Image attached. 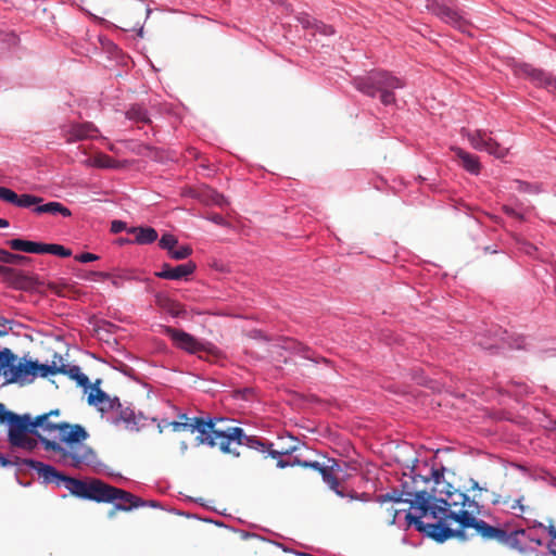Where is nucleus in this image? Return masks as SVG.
Instances as JSON below:
<instances>
[{"label":"nucleus","mask_w":556,"mask_h":556,"mask_svg":"<svg viewBox=\"0 0 556 556\" xmlns=\"http://www.w3.org/2000/svg\"><path fill=\"white\" fill-rule=\"evenodd\" d=\"M62 484L71 492V494L80 498L98 503L110 498V495L106 492L111 491V489H108L106 483L100 479L84 481L65 476Z\"/></svg>","instance_id":"obj_7"},{"label":"nucleus","mask_w":556,"mask_h":556,"mask_svg":"<svg viewBox=\"0 0 556 556\" xmlns=\"http://www.w3.org/2000/svg\"><path fill=\"white\" fill-rule=\"evenodd\" d=\"M42 201H43V199L40 197L24 193L21 195L17 194V200H15L14 204L18 207H30L33 205L37 206Z\"/></svg>","instance_id":"obj_33"},{"label":"nucleus","mask_w":556,"mask_h":556,"mask_svg":"<svg viewBox=\"0 0 556 556\" xmlns=\"http://www.w3.org/2000/svg\"><path fill=\"white\" fill-rule=\"evenodd\" d=\"M462 134L467 137L471 147L476 150L485 151L497 159H503L508 154V149L493 139L485 130L470 131L463 128Z\"/></svg>","instance_id":"obj_9"},{"label":"nucleus","mask_w":556,"mask_h":556,"mask_svg":"<svg viewBox=\"0 0 556 556\" xmlns=\"http://www.w3.org/2000/svg\"><path fill=\"white\" fill-rule=\"evenodd\" d=\"M401 502V497L400 495H396V493L394 492L393 494H390V493H387V494H381L378 496V502H380L381 504L386 503V502Z\"/></svg>","instance_id":"obj_47"},{"label":"nucleus","mask_w":556,"mask_h":556,"mask_svg":"<svg viewBox=\"0 0 556 556\" xmlns=\"http://www.w3.org/2000/svg\"><path fill=\"white\" fill-rule=\"evenodd\" d=\"M296 450H298V445L296 444H291V445H288V446L283 445L279 450H274L271 447V450H269V455L273 458H277L278 456L290 455L293 452H295Z\"/></svg>","instance_id":"obj_38"},{"label":"nucleus","mask_w":556,"mask_h":556,"mask_svg":"<svg viewBox=\"0 0 556 556\" xmlns=\"http://www.w3.org/2000/svg\"><path fill=\"white\" fill-rule=\"evenodd\" d=\"M7 244L14 251L41 254L42 243L23 239H11Z\"/></svg>","instance_id":"obj_25"},{"label":"nucleus","mask_w":556,"mask_h":556,"mask_svg":"<svg viewBox=\"0 0 556 556\" xmlns=\"http://www.w3.org/2000/svg\"><path fill=\"white\" fill-rule=\"evenodd\" d=\"M9 220L4 219V218H0V228H7L9 227Z\"/></svg>","instance_id":"obj_61"},{"label":"nucleus","mask_w":556,"mask_h":556,"mask_svg":"<svg viewBox=\"0 0 556 556\" xmlns=\"http://www.w3.org/2000/svg\"><path fill=\"white\" fill-rule=\"evenodd\" d=\"M14 463L12 460L8 459L3 455H0V467H7V466H11Z\"/></svg>","instance_id":"obj_55"},{"label":"nucleus","mask_w":556,"mask_h":556,"mask_svg":"<svg viewBox=\"0 0 556 556\" xmlns=\"http://www.w3.org/2000/svg\"><path fill=\"white\" fill-rule=\"evenodd\" d=\"M61 412L59 408L52 409L48 413L42 414L41 416H47L45 424H65L66 421L59 420Z\"/></svg>","instance_id":"obj_41"},{"label":"nucleus","mask_w":556,"mask_h":556,"mask_svg":"<svg viewBox=\"0 0 556 556\" xmlns=\"http://www.w3.org/2000/svg\"><path fill=\"white\" fill-rule=\"evenodd\" d=\"M503 211L506 215L513 217V218H516L520 222H523L525 220V217L521 213L517 212L515 208L510 207V206H507V205H504L503 206Z\"/></svg>","instance_id":"obj_45"},{"label":"nucleus","mask_w":556,"mask_h":556,"mask_svg":"<svg viewBox=\"0 0 556 556\" xmlns=\"http://www.w3.org/2000/svg\"><path fill=\"white\" fill-rule=\"evenodd\" d=\"M83 164L87 167L113 168L115 167L116 161L108 154L99 152L93 156L85 160Z\"/></svg>","instance_id":"obj_27"},{"label":"nucleus","mask_w":556,"mask_h":556,"mask_svg":"<svg viewBox=\"0 0 556 556\" xmlns=\"http://www.w3.org/2000/svg\"><path fill=\"white\" fill-rule=\"evenodd\" d=\"M399 510L397 509H392L391 510V515H392V520L391 522L394 523L395 522V518H396V515H397Z\"/></svg>","instance_id":"obj_62"},{"label":"nucleus","mask_w":556,"mask_h":556,"mask_svg":"<svg viewBox=\"0 0 556 556\" xmlns=\"http://www.w3.org/2000/svg\"><path fill=\"white\" fill-rule=\"evenodd\" d=\"M34 213L37 215L41 214H50V215H62L63 217H71L72 212L70 208H67L65 205H63L60 202H48V203H40L37 206L34 207Z\"/></svg>","instance_id":"obj_21"},{"label":"nucleus","mask_w":556,"mask_h":556,"mask_svg":"<svg viewBox=\"0 0 556 556\" xmlns=\"http://www.w3.org/2000/svg\"><path fill=\"white\" fill-rule=\"evenodd\" d=\"M118 410V416L116 421H122L125 425V428L130 431H139L143 426L142 421L146 419L142 415H136V413L126 407L116 408Z\"/></svg>","instance_id":"obj_20"},{"label":"nucleus","mask_w":556,"mask_h":556,"mask_svg":"<svg viewBox=\"0 0 556 556\" xmlns=\"http://www.w3.org/2000/svg\"><path fill=\"white\" fill-rule=\"evenodd\" d=\"M195 264L189 261L172 268L169 273L163 275V279L179 280L192 275L195 270Z\"/></svg>","instance_id":"obj_26"},{"label":"nucleus","mask_w":556,"mask_h":556,"mask_svg":"<svg viewBox=\"0 0 556 556\" xmlns=\"http://www.w3.org/2000/svg\"><path fill=\"white\" fill-rule=\"evenodd\" d=\"M54 432H58L59 439L66 444L65 446L47 438H41V443L45 450L53 452L59 460L74 468H80L93 460L92 448L84 444L89 434L83 426L68 422L47 424L46 433L50 435Z\"/></svg>","instance_id":"obj_2"},{"label":"nucleus","mask_w":556,"mask_h":556,"mask_svg":"<svg viewBox=\"0 0 556 556\" xmlns=\"http://www.w3.org/2000/svg\"><path fill=\"white\" fill-rule=\"evenodd\" d=\"M324 467L331 473H334L338 477H343L341 473L343 472L344 467H346V464L337 459H329L328 464Z\"/></svg>","instance_id":"obj_37"},{"label":"nucleus","mask_w":556,"mask_h":556,"mask_svg":"<svg viewBox=\"0 0 556 556\" xmlns=\"http://www.w3.org/2000/svg\"><path fill=\"white\" fill-rule=\"evenodd\" d=\"M127 118L130 121H134L136 123H142V124H150L151 119L148 115L147 110L141 105H132L127 112H126Z\"/></svg>","instance_id":"obj_30"},{"label":"nucleus","mask_w":556,"mask_h":556,"mask_svg":"<svg viewBox=\"0 0 556 556\" xmlns=\"http://www.w3.org/2000/svg\"><path fill=\"white\" fill-rule=\"evenodd\" d=\"M75 260L80 263H90L99 260V256L93 253L85 252L75 256Z\"/></svg>","instance_id":"obj_44"},{"label":"nucleus","mask_w":556,"mask_h":556,"mask_svg":"<svg viewBox=\"0 0 556 556\" xmlns=\"http://www.w3.org/2000/svg\"><path fill=\"white\" fill-rule=\"evenodd\" d=\"M313 36L317 35V34H320V35H324V36H330V35H333L334 34V29L332 28V26L330 25H326L321 22H314L313 23V28H312V33H311Z\"/></svg>","instance_id":"obj_36"},{"label":"nucleus","mask_w":556,"mask_h":556,"mask_svg":"<svg viewBox=\"0 0 556 556\" xmlns=\"http://www.w3.org/2000/svg\"><path fill=\"white\" fill-rule=\"evenodd\" d=\"M472 489H478V490H480V491L482 490V489L479 486L478 482H476V481H473V482H472Z\"/></svg>","instance_id":"obj_64"},{"label":"nucleus","mask_w":556,"mask_h":556,"mask_svg":"<svg viewBox=\"0 0 556 556\" xmlns=\"http://www.w3.org/2000/svg\"><path fill=\"white\" fill-rule=\"evenodd\" d=\"M24 464L35 469L43 482L62 485L65 475L59 472L54 467L34 459H25Z\"/></svg>","instance_id":"obj_16"},{"label":"nucleus","mask_w":556,"mask_h":556,"mask_svg":"<svg viewBox=\"0 0 556 556\" xmlns=\"http://www.w3.org/2000/svg\"><path fill=\"white\" fill-rule=\"evenodd\" d=\"M444 469H433L432 478L434 486L432 493L416 491L413 500H405L410 507L417 511L406 514L408 525L415 526L416 530L427 534L437 542H445L452 538L465 539V531L453 530L445 521H455L454 515L463 511H471V516L479 513V505L470 500L467 494L455 489L443 480Z\"/></svg>","instance_id":"obj_1"},{"label":"nucleus","mask_w":556,"mask_h":556,"mask_svg":"<svg viewBox=\"0 0 556 556\" xmlns=\"http://www.w3.org/2000/svg\"><path fill=\"white\" fill-rule=\"evenodd\" d=\"M548 533L553 538V540H556V528L554 526L548 527Z\"/></svg>","instance_id":"obj_58"},{"label":"nucleus","mask_w":556,"mask_h":556,"mask_svg":"<svg viewBox=\"0 0 556 556\" xmlns=\"http://www.w3.org/2000/svg\"><path fill=\"white\" fill-rule=\"evenodd\" d=\"M106 488L111 489V491L106 492L110 495V498L101 501V503H114L113 508L109 511V517L111 518L115 516L117 510L129 511L132 508L146 505L143 500L131 494L130 492L110 485L108 483Z\"/></svg>","instance_id":"obj_10"},{"label":"nucleus","mask_w":556,"mask_h":556,"mask_svg":"<svg viewBox=\"0 0 556 556\" xmlns=\"http://www.w3.org/2000/svg\"><path fill=\"white\" fill-rule=\"evenodd\" d=\"M58 374L68 376L71 379L75 380L79 387L87 388L90 383L88 377L83 374L80 367L76 365L63 364L58 368Z\"/></svg>","instance_id":"obj_24"},{"label":"nucleus","mask_w":556,"mask_h":556,"mask_svg":"<svg viewBox=\"0 0 556 556\" xmlns=\"http://www.w3.org/2000/svg\"><path fill=\"white\" fill-rule=\"evenodd\" d=\"M184 418L185 421H169L166 426H170L174 432H197L199 444L218 447L222 452H228L229 445L240 440L241 431L227 428L223 418L205 420L202 417L189 418L187 415Z\"/></svg>","instance_id":"obj_3"},{"label":"nucleus","mask_w":556,"mask_h":556,"mask_svg":"<svg viewBox=\"0 0 556 556\" xmlns=\"http://www.w3.org/2000/svg\"><path fill=\"white\" fill-rule=\"evenodd\" d=\"M172 266L169 264H163L162 265V268L159 273H156V276L162 278L163 279V275H165V273H169L172 270Z\"/></svg>","instance_id":"obj_52"},{"label":"nucleus","mask_w":556,"mask_h":556,"mask_svg":"<svg viewBox=\"0 0 556 556\" xmlns=\"http://www.w3.org/2000/svg\"><path fill=\"white\" fill-rule=\"evenodd\" d=\"M128 232L135 236L137 244H150L157 239V231L152 227H132Z\"/></svg>","instance_id":"obj_23"},{"label":"nucleus","mask_w":556,"mask_h":556,"mask_svg":"<svg viewBox=\"0 0 556 556\" xmlns=\"http://www.w3.org/2000/svg\"><path fill=\"white\" fill-rule=\"evenodd\" d=\"M213 223L217 224V225H224L225 224V219L222 215L219 214H213L211 217H208Z\"/></svg>","instance_id":"obj_53"},{"label":"nucleus","mask_w":556,"mask_h":556,"mask_svg":"<svg viewBox=\"0 0 556 556\" xmlns=\"http://www.w3.org/2000/svg\"><path fill=\"white\" fill-rule=\"evenodd\" d=\"M26 362L25 357L20 358L10 349L4 348L0 351V375L8 383L25 384Z\"/></svg>","instance_id":"obj_8"},{"label":"nucleus","mask_w":556,"mask_h":556,"mask_svg":"<svg viewBox=\"0 0 556 556\" xmlns=\"http://www.w3.org/2000/svg\"><path fill=\"white\" fill-rule=\"evenodd\" d=\"M62 137L67 143L97 138L98 128L90 122L67 123L61 126Z\"/></svg>","instance_id":"obj_13"},{"label":"nucleus","mask_w":556,"mask_h":556,"mask_svg":"<svg viewBox=\"0 0 556 556\" xmlns=\"http://www.w3.org/2000/svg\"><path fill=\"white\" fill-rule=\"evenodd\" d=\"M298 21L302 24L303 28L312 30L313 23L316 22L315 20H312L308 15L302 14L298 16Z\"/></svg>","instance_id":"obj_46"},{"label":"nucleus","mask_w":556,"mask_h":556,"mask_svg":"<svg viewBox=\"0 0 556 556\" xmlns=\"http://www.w3.org/2000/svg\"><path fill=\"white\" fill-rule=\"evenodd\" d=\"M301 467L311 468V469H314V470L320 472L324 465H320L318 462L305 460V462H303V464H301Z\"/></svg>","instance_id":"obj_50"},{"label":"nucleus","mask_w":556,"mask_h":556,"mask_svg":"<svg viewBox=\"0 0 556 556\" xmlns=\"http://www.w3.org/2000/svg\"><path fill=\"white\" fill-rule=\"evenodd\" d=\"M525 253L532 255L536 248L532 243H523Z\"/></svg>","instance_id":"obj_54"},{"label":"nucleus","mask_w":556,"mask_h":556,"mask_svg":"<svg viewBox=\"0 0 556 556\" xmlns=\"http://www.w3.org/2000/svg\"><path fill=\"white\" fill-rule=\"evenodd\" d=\"M166 420H162V422L159 424L160 432H163L165 428H170V426H166Z\"/></svg>","instance_id":"obj_60"},{"label":"nucleus","mask_w":556,"mask_h":556,"mask_svg":"<svg viewBox=\"0 0 556 556\" xmlns=\"http://www.w3.org/2000/svg\"><path fill=\"white\" fill-rule=\"evenodd\" d=\"M548 551L556 556V540H552L548 544Z\"/></svg>","instance_id":"obj_56"},{"label":"nucleus","mask_w":556,"mask_h":556,"mask_svg":"<svg viewBox=\"0 0 556 556\" xmlns=\"http://www.w3.org/2000/svg\"><path fill=\"white\" fill-rule=\"evenodd\" d=\"M30 261L29 257L20 255V254H13L7 250L0 249V262L4 264H12V265H25Z\"/></svg>","instance_id":"obj_31"},{"label":"nucleus","mask_w":556,"mask_h":556,"mask_svg":"<svg viewBox=\"0 0 556 556\" xmlns=\"http://www.w3.org/2000/svg\"><path fill=\"white\" fill-rule=\"evenodd\" d=\"M0 275L4 276L7 278L18 276V274L15 269H13L11 267H5L2 265H0Z\"/></svg>","instance_id":"obj_49"},{"label":"nucleus","mask_w":556,"mask_h":556,"mask_svg":"<svg viewBox=\"0 0 556 556\" xmlns=\"http://www.w3.org/2000/svg\"><path fill=\"white\" fill-rule=\"evenodd\" d=\"M354 87L362 93L375 98L379 94L380 101L384 105L395 103L393 90L403 88L404 81L388 72L375 71L365 76L355 77Z\"/></svg>","instance_id":"obj_5"},{"label":"nucleus","mask_w":556,"mask_h":556,"mask_svg":"<svg viewBox=\"0 0 556 556\" xmlns=\"http://www.w3.org/2000/svg\"><path fill=\"white\" fill-rule=\"evenodd\" d=\"M223 420L225 421V425H226L227 428L236 429V430L238 429V430L241 431V435H240L239 442L236 443V444L229 445V451L228 452H224L225 454H231V455L238 457L240 455V452L238 451V447H240L242 445H247L250 448L257 450V451H261V452H268L269 453V450H271L273 443L261 441V440H258L255 437H248L244 433L242 428L231 426L230 421L228 419H226V418H223Z\"/></svg>","instance_id":"obj_15"},{"label":"nucleus","mask_w":556,"mask_h":556,"mask_svg":"<svg viewBox=\"0 0 556 556\" xmlns=\"http://www.w3.org/2000/svg\"><path fill=\"white\" fill-rule=\"evenodd\" d=\"M47 416H36L33 418L29 414L18 415L7 409L3 403H0V424L8 427V442L11 447L31 452L38 446V441L45 438V420Z\"/></svg>","instance_id":"obj_4"},{"label":"nucleus","mask_w":556,"mask_h":556,"mask_svg":"<svg viewBox=\"0 0 556 556\" xmlns=\"http://www.w3.org/2000/svg\"><path fill=\"white\" fill-rule=\"evenodd\" d=\"M88 402L91 405L98 406L101 412H109L115 408H121V403L118 402L117 397L111 399L97 386L92 387L88 395Z\"/></svg>","instance_id":"obj_17"},{"label":"nucleus","mask_w":556,"mask_h":556,"mask_svg":"<svg viewBox=\"0 0 556 556\" xmlns=\"http://www.w3.org/2000/svg\"><path fill=\"white\" fill-rule=\"evenodd\" d=\"M518 73L529 78L536 87L545 88L551 92H556V76L546 73L543 70L535 68L530 64L519 65Z\"/></svg>","instance_id":"obj_14"},{"label":"nucleus","mask_w":556,"mask_h":556,"mask_svg":"<svg viewBox=\"0 0 556 556\" xmlns=\"http://www.w3.org/2000/svg\"><path fill=\"white\" fill-rule=\"evenodd\" d=\"M112 285H113L114 287H116V288H119V287H121V285H119V282H118V280H117V279H113V280H112Z\"/></svg>","instance_id":"obj_63"},{"label":"nucleus","mask_w":556,"mask_h":556,"mask_svg":"<svg viewBox=\"0 0 556 556\" xmlns=\"http://www.w3.org/2000/svg\"><path fill=\"white\" fill-rule=\"evenodd\" d=\"M455 522L459 525V530H465L468 528H473L476 532L485 541H495L500 544H510L511 543V534H509L506 530L494 527L485 522L484 520L477 519L471 516V511H463L460 514L454 515Z\"/></svg>","instance_id":"obj_6"},{"label":"nucleus","mask_w":556,"mask_h":556,"mask_svg":"<svg viewBox=\"0 0 556 556\" xmlns=\"http://www.w3.org/2000/svg\"><path fill=\"white\" fill-rule=\"evenodd\" d=\"M178 244V240L175 236L170 233H164L160 239L159 245L163 250H167L168 253Z\"/></svg>","instance_id":"obj_35"},{"label":"nucleus","mask_w":556,"mask_h":556,"mask_svg":"<svg viewBox=\"0 0 556 556\" xmlns=\"http://www.w3.org/2000/svg\"><path fill=\"white\" fill-rule=\"evenodd\" d=\"M303 462H304V460H302V459H300V458L295 457V458L293 459V462H290V466H300V467H301V464H303Z\"/></svg>","instance_id":"obj_59"},{"label":"nucleus","mask_w":556,"mask_h":556,"mask_svg":"<svg viewBox=\"0 0 556 556\" xmlns=\"http://www.w3.org/2000/svg\"><path fill=\"white\" fill-rule=\"evenodd\" d=\"M451 150L467 172L473 175H478L480 173L481 165L478 156L458 147H452Z\"/></svg>","instance_id":"obj_19"},{"label":"nucleus","mask_w":556,"mask_h":556,"mask_svg":"<svg viewBox=\"0 0 556 556\" xmlns=\"http://www.w3.org/2000/svg\"><path fill=\"white\" fill-rule=\"evenodd\" d=\"M48 287L51 291H53L59 296H66L67 291L70 289V287L66 286L65 283H56V282H50L48 285Z\"/></svg>","instance_id":"obj_43"},{"label":"nucleus","mask_w":556,"mask_h":556,"mask_svg":"<svg viewBox=\"0 0 556 556\" xmlns=\"http://www.w3.org/2000/svg\"><path fill=\"white\" fill-rule=\"evenodd\" d=\"M168 312L174 317H185L186 309L184 305L178 302H172L168 307Z\"/></svg>","instance_id":"obj_42"},{"label":"nucleus","mask_w":556,"mask_h":556,"mask_svg":"<svg viewBox=\"0 0 556 556\" xmlns=\"http://www.w3.org/2000/svg\"><path fill=\"white\" fill-rule=\"evenodd\" d=\"M323 477V480L325 483L329 485V488L336 492L337 495L343 497L344 493L342 490H340V480L343 479V477H338L334 473H331L329 470H327L325 467L321 468L319 472Z\"/></svg>","instance_id":"obj_29"},{"label":"nucleus","mask_w":556,"mask_h":556,"mask_svg":"<svg viewBox=\"0 0 556 556\" xmlns=\"http://www.w3.org/2000/svg\"><path fill=\"white\" fill-rule=\"evenodd\" d=\"M522 501H523V496H520L519 498L515 500L509 507L511 509L518 508L521 513H523L525 506L522 505Z\"/></svg>","instance_id":"obj_51"},{"label":"nucleus","mask_w":556,"mask_h":556,"mask_svg":"<svg viewBox=\"0 0 556 556\" xmlns=\"http://www.w3.org/2000/svg\"><path fill=\"white\" fill-rule=\"evenodd\" d=\"M81 279L86 280H96V279H109L111 275L109 273L104 271H86L81 275H79Z\"/></svg>","instance_id":"obj_40"},{"label":"nucleus","mask_w":556,"mask_h":556,"mask_svg":"<svg viewBox=\"0 0 556 556\" xmlns=\"http://www.w3.org/2000/svg\"><path fill=\"white\" fill-rule=\"evenodd\" d=\"M288 349L294 350L296 353L302 355L304 358L313 361L315 363H319V362H323L325 364L329 363V359H327L325 357L316 356L315 353L312 352L311 349L307 345H304L303 343L290 340Z\"/></svg>","instance_id":"obj_28"},{"label":"nucleus","mask_w":556,"mask_h":556,"mask_svg":"<svg viewBox=\"0 0 556 556\" xmlns=\"http://www.w3.org/2000/svg\"><path fill=\"white\" fill-rule=\"evenodd\" d=\"M164 333L169 337L174 344L190 353V354H200L201 352H212V346L206 345L199 341L192 334L185 332L184 330L175 329L172 327H165Z\"/></svg>","instance_id":"obj_12"},{"label":"nucleus","mask_w":556,"mask_h":556,"mask_svg":"<svg viewBox=\"0 0 556 556\" xmlns=\"http://www.w3.org/2000/svg\"><path fill=\"white\" fill-rule=\"evenodd\" d=\"M192 249L189 245L175 247L168 254L174 260H185L190 256Z\"/></svg>","instance_id":"obj_34"},{"label":"nucleus","mask_w":556,"mask_h":556,"mask_svg":"<svg viewBox=\"0 0 556 556\" xmlns=\"http://www.w3.org/2000/svg\"><path fill=\"white\" fill-rule=\"evenodd\" d=\"M198 198L201 202L206 205H217L223 207L228 204L225 197L218 193L216 190L205 187L198 192Z\"/></svg>","instance_id":"obj_22"},{"label":"nucleus","mask_w":556,"mask_h":556,"mask_svg":"<svg viewBox=\"0 0 556 556\" xmlns=\"http://www.w3.org/2000/svg\"><path fill=\"white\" fill-rule=\"evenodd\" d=\"M126 228V224L122 220H113L111 224V231L113 233H118Z\"/></svg>","instance_id":"obj_48"},{"label":"nucleus","mask_w":556,"mask_h":556,"mask_svg":"<svg viewBox=\"0 0 556 556\" xmlns=\"http://www.w3.org/2000/svg\"><path fill=\"white\" fill-rule=\"evenodd\" d=\"M426 8L444 23L452 25L460 31H466L468 27L467 21L445 0H427Z\"/></svg>","instance_id":"obj_11"},{"label":"nucleus","mask_w":556,"mask_h":556,"mask_svg":"<svg viewBox=\"0 0 556 556\" xmlns=\"http://www.w3.org/2000/svg\"><path fill=\"white\" fill-rule=\"evenodd\" d=\"M0 199L14 204L15 200H17V194L9 188L0 187Z\"/></svg>","instance_id":"obj_39"},{"label":"nucleus","mask_w":556,"mask_h":556,"mask_svg":"<svg viewBox=\"0 0 556 556\" xmlns=\"http://www.w3.org/2000/svg\"><path fill=\"white\" fill-rule=\"evenodd\" d=\"M58 366H50L46 364H39L37 361H28L26 362V378H25V384L30 383L34 381V379L37 376H40L42 378H46L50 375H56L58 374Z\"/></svg>","instance_id":"obj_18"},{"label":"nucleus","mask_w":556,"mask_h":556,"mask_svg":"<svg viewBox=\"0 0 556 556\" xmlns=\"http://www.w3.org/2000/svg\"><path fill=\"white\" fill-rule=\"evenodd\" d=\"M41 253H50L60 257H70L72 255V251L70 249L55 243H42Z\"/></svg>","instance_id":"obj_32"},{"label":"nucleus","mask_w":556,"mask_h":556,"mask_svg":"<svg viewBox=\"0 0 556 556\" xmlns=\"http://www.w3.org/2000/svg\"><path fill=\"white\" fill-rule=\"evenodd\" d=\"M288 466H290V462H286V460H282V459H279L277 462V467H279V468H286Z\"/></svg>","instance_id":"obj_57"}]
</instances>
